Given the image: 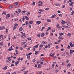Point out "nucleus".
Instances as JSON below:
<instances>
[{"mask_svg":"<svg viewBox=\"0 0 74 74\" xmlns=\"http://www.w3.org/2000/svg\"><path fill=\"white\" fill-rule=\"evenodd\" d=\"M39 11H40V12H43V11H44V10H39Z\"/></svg>","mask_w":74,"mask_h":74,"instance_id":"nucleus-42","label":"nucleus"},{"mask_svg":"<svg viewBox=\"0 0 74 74\" xmlns=\"http://www.w3.org/2000/svg\"><path fill=\"white\" fill-rule=\"evenodd\" d=\"M56 27L57 28H58V29L60 28V26H59V24H57Z\"/></svg>","mask_w":74,"mask_h":74,"instance_id":"nucleus-12","label":"nucleus"},{"mask_svg":"<svg viewBox=\"0 0 74 74\" xmlns=\"http://www.w3.org/2000/svg\"><path fill=\"white\" fill-rule=\"evenodd\" d=\"M45 36V34H44V33H42L41 34V36L42 37H44Z\"/></svg>","mask_w":74,"mask_h":74,"instance_id":"nucleus-14","label":"nucleus"},{"mask_svg":"<svg viewBox=\"0 0 74 74\" xmlns=\"http://www.w3.org/2000/svg\"><path fill=\"white\" fill-rule=\"evenodd\" d=\"M18 62H20L21 61V58H18Z\"/></svg>","mask_w":74,"mask_h":74,"instance_id":"nucleus-39","label":"nucleus"},{"mask_svg":"<svg viewBox=\"0 0 74 74\" xmlns=\"http://www.w3.org/2000/svg\"><path fill=\"white\" fill-rule=\"evenodd\" d=\"M25 19H26V20H29V18H28V17H27V16H25Z\"/></svg>","mask_w":74,"mask_h":74,"instance_id":"nucleus-24","label":"nucleus"},{"mask_svg":"<svg viewBox=\"0 0 74 74\" xmlns=\"http://www.w3.org/2000/svg\"><path fill=\"white\" fill-rule=\"evenodd\" d=\"M3 70H5L7 69V66H5L2 69Z\"/></svg>","mask_w":74,"mask_h":74,"instance_id":"nucleus-11","label":"nucleus"},{"mask_svg":"<svg viewBox=\"0 0 74 74\" xmlns=\"http://www.w3.org/2000/svg\"><path fill=\"white\" fill-rule=\"evenodd\" d=\"M32 62H36V60L35 59L32 60Z\"/></svg>","mask_w":74,"mask_h":74,"instance_id":"nucleus-64","label":"nucleus"},{"mask_svg":"<svg viewBox=\"0 0 74 74\" xmlns=\"http://www.w3.org/2000/svg\"><path fill=\"white\" fill-rule=\"evenodd\" d=\"M18 11L19 12H21V11L20 9H18Z\"/></svg>","mask_w":74,"mask_h":74,"instance_id":"nucleus-56","label":"nucleus"},{"mask_svg":"<svg viewBox=\"0 0 74 74\" xmlns=\"http://www.w3.org/2000/svg\"><path fill=\"white\" fill-rule=\"evenodd\" d=\"M20 49H21V50H23V48L22 47H20Z\"/></svg>","mask_w":74,"mask_h":74,"instance_id":"nucleus-55","label":"nucleus"},{"mask_svg":"<svg viewBox=\"0 0 74 74\" xmlns=\"http://www.w3.org/2000/svg\"><path fill=\"white\" fill-rule=\"evenodd\" d=\"M6 16V19H8V18L10 17V14H7Z\"/></svg>","mask_w":74,"mask_h":74,"instance_id":"nucleus-2","label":"nucleus"},{"mask_svg":"<svg viewBox=\"0 0 74 74\" xmlns=\"http://www.w3.org/2000/svg\"><path fill=\"white\" fill-rule=\"evenodd\" d=\"M45 9L46 11H48V10H49V8H45Z\"/></svg>","mask_w":74,"mask_h":74,"instance_id":"nucleus-25","label":"nucleus"},{"mask_svg":"<svg viewBox=\"0 0 74 74\" xmlns=\"http://www.w3.org/2000/svg\"><path fill=\"white\" fill-rule=\"evenodd\" d=\"M74 2H71L69 4V5L70 6H71L72 7H73V5L74 4Z\"/></svg>","mask_w":74,"mask_h":74,"instance_id":"nucleus-1","label":"nucleus"},{"mask_svg":"<svg viewBox=\"0 0 74 74\" xmlns=\"http://www.w3.org/2000/svg\"><path fill=\"white\" fill-rule=\"evenodd\" d=\"M25 23L26 24L27 26H28V24H29V22L28 21H26L25 22Z\"/></svg>","mask_w":74,"mask_h":74,"instance_id":"nucleus-26","label":"nucleus"},{"mask_svg":"<svg viewBox=\"0 0 74 74\" xmlns=\"http://www.w3.org/2000/svg\"><path fill=\"white\" fill-rule=\"evenodd\" d=\"M0 45H1V46H3V43L2 42H1L0 43Z\"/></svg>","mask_w":74,"mask_h":74,"instance_id":"nucleus-30","label":"nucleus"},{"mask_svg":"<svg viewBox=\"0 0 74 74\" xmlns=\"http://www.w3.org/2000/svg\"><path fill=\"white\" fill-rule=\"evenodd\" d=\"M24 72L25 73H28L29 72V71H24Z\"/></svg>","mask_w":74,"mask_h":74,"instance_id":"nucleus-63","label":"nucleus"},{"mask_svg":"<svg viewBox=\"0 0 74 74\" xmlns=\"http://www.w3.org/2000/svg\"><path fill=\"white\" fill-rule=\"evenodd\" d=\"M32 3H33V5H35V4H36V2H34V1H33Z\"/></svg>","mask_w":74,"mask_h":74,"instance_id":"nucleus-47","label":"nucleus"},{"mask_svg":"<svg viewBox=\"0 0 74 74\" xmlns=\"http://www.w3.org/2000/svg\"><path fill=\"white\" fill-rule=\"evenodd\" d=\"M38 53H39V51H36L35 53V55H37Z\"/></svg>","mask_w":74,"mask_h":74,"instance_id":"nucleus-8","label":"nucleus"},{"mask_svg":"<svg viewBox=\"0 0 74 74\" xmlns=\"http://www.w3.org/2000/svg\"><path fill=\"white\" fill-rule=\"evenodd\" d=\"M26 55L28 59H30V56L29 55H28V54H26Z\"/></svg>","mask_w":74,"mask_h":74,"instance_id":"nucleus-3","label":"nucleus"},{"mask_svg":"<svg viewBox=\"0 0 74 74\" xmlns=\"http://www.w3.org/2000/svg\"><path fill=\"white\" fill-rule=\"evenodd\" d=\"M51 29V27H49L48 29L46 30V32H48V31H49V30H50Z\"/></svg>","mask_w":74,"mask_h":74,"instance_id":"nucleus-16","label":"nucleus"},{"mask_svg":"<svg viewBox=\"0 0 74 74\" xmlns=\"http://www.w3.org/2000/svg\"><path fill=\"white\" fill-rule=\"evenodd\" d=\"M2 29H5V27H4V26H2Z\"/></svg>","mask_w":74,"mask_h":74,"instance_id":"nucleus-61","label":"nucleus"},{"mask_svg":"<svg viewBox=\"0 0 74 74\" xmlns=\"http://www.w3.org/2000/svg\"><path fill=\"white\" fill-rule=\"evenodd\" d=\"M51 21L49 19H47V21L48 22H50Z\"/></svg>","mask_w":74,"mask_h":74,"instance_id":"nucleus-37","label":"nucleus"},{"mask_svg":"<svg viewBox=\"0 0 74 74\" xmlns=\"http://www.w3.org/2000/svg\"><path fill=\"white\" fill-rule=\"evenodd\" d=\"M15 51H16V53L17 55H18V51H17V50H16Z\"/></svg>","mask_w":74,"mask_h":74,"instance_id":"nucleus-41","label":"nucleus"},{"mask_svg":"<svg viewBox=\"0 0 74 74\" xmlns=\"http://www.w3.org/2000/svg\"><path fill=\"white\" fill-rule=\"evenodd\" d=\"M44 29H45V27H42V30H43Z\"/></svg>","mask_w":74,"mask_h":74,"instance_id":"nucleus-57","label":"nucleus"},{"mask_svg":"<svg viewBox=\"0 0 74 74\" xmlns=\"http://www.w3.org/2000/svg\"><path fill=\"white\" fill-rule=\"evenodd\" d=\"M53 58L54 59H57V57H56V56H54Z\"/></svg>","mask_w":74,"mask_h":74,"instance_id":"nucleus-54","label":"nucleus"},{"mask_svg":"<svg viewBox=\"0 0 74 74\" xmlns=\"http://www.w3.org/2000/svg\"><path fill=\"white\" fill-rule=\"evenodd\" d=\"M73 52H74V50H73L70 49V53L71 54L73 53Z\"/></svg>","mask_w":74,"mask_h":74,"instance_id":"nucleus-6","label":"nucleus"},{"mask_svg":"<svg viewBox=\"0 0 74 74\" xmlns=\"http://www.w3.org/2000/svg\"><path fill=\"white\" fill-rule=\"evenodd\" d=\"M27 39L29 40H32V38H28Z\"/></svg>","mask_w":74,"mask_h":74,"instance_id":"nucleus-32","label":"nucleus"},{"mask_svg":"<svg viewBox=\"0 0 74 74\" xmlns=\"http://www.w3.org/2000/svg\"><path fill=\"white\" fill-rule=\"evenodd\" d=\"M40 59V60H42V61H44V58H41Z\"/></svg>","mask_w":74,"mask_h":74,"instance_id":"nucleus-45","label":"nucleus"},{"mask_svg":"<svg viewBox=\"0 0 74 74\" xmlns=\"http://www.w3.org/2000/svg\"><path fill=\"white\" fill-rule=\"evenodd\" d=\"M26 44V42H23L21 43V45H25Z\"/></svg>","mask_w":74,"mask_h":74,"instance_id":"nucleus-17","label":"nucleus"},{"mask_svg":"<svg viewBox=\"0 0 74 74\" xmlns=\"http://www.w3.org/2000/svg\"><path fill=\"white\" fill-rule=\"evenodd\" d=\"M38 66L37 67L38 68H39V67H40V68H41V65H40V64H38Z\"/></svg>","mask_w":74,"mask_h":74,"instance_id":"nucleus-15","label":"nucleus"},{"mask_svg":"<svg viewBox=\"0 0 74 74\" xmlns=\"http://www.w3.org/2000/svg\"><path fill=\"white\" fill-rule=\"evenodd\" d=\"M21 38H23V36L22 35H21Z\"/></svg>","mask_w":74,"mask_h":74,"instance_id":"nucleus-52","label":"nucleus"},{"mask_svg":"<svg viewBox=\"0 0 74 74\" xmlns=\"http://www.w3.org/2000/svg\"><path fill=\"white\" fill-rule=\"evenodd\" d=\"M59 70H58V69H57V70H55V73H58V72H59Z\"/></svg>","mask_w":74,"mask_h":74,"instance_id":"nucleus-34","label":"nucleus"},{"mask_svg":"<svg viewBox=\"0 0 74 74\" xmlns=\"http://www.w3.org/2000/svg\"><path fill=\"white\" fill-rule=\"evenodd\" d=\"M38 6H42V4H38Z\"/></svg>","mask_w":74,"mask_h":74,"instance_id":"nucleus-50","label":"nucleus"},{"mask_svg":"<svg viewBox=\"0 0 74 74\" xmlns=\"http://www.w3.org/2000/svg\"><path fill=\"white\" fill-rule=\"evenodd\" d=\"M58 15L60 16H61V17L62 16V14H59Z\"/></svg>","mask_w":74,"mask_h":74,"instance_id":"nucleus-44","label":"nucleus"},{"mask_svg":"<svg viewBox=\"0 0 74 74\" xmlns=\"http://www.w3.org/2000/svg\"><path fill=\"white\" fill-rule=\"evenodd\" d=\"M53 63V64H52V66H54L55 65V64H56V62H54Z\"/></svg>","mask_w":74,"mask_h":74,"instance_id":"nucleus-28","label":"nucleus"},{"mask_svg":"<svg viewBox=\"0 0 74 74\" xmlns=\"http://www.w3.org/2000/svg\"><path fill=\"white\" fill-rule=\"evenodd\" d=\"M47 47L48 48H50V44H48L47 45Z\"/></svg>","mask_w":74,"mask_h":74,"instance_id":"nucleus-40","label":"nucleus"},{"mask_svg":"<svg viewBox=\"0 0 74 74\" xmlns=\"http://www.w3.org/2000/svg\"><path fill=\"white\" fill-rule=\"evenodd\" d=\"M38 45H39L38 44L37 45L35 46H34V48H38Z\"/></svg>","mask_w":74,"mask_h":74,"instance_id":"nucleus-19","label":"nucleus"},{"mask_svg":"<svg viewBox=\"0 0 74 74\" xmlns=\"http://www.w3.org/2000/svg\"><path fill=\"white\" fill-rule=\"evenodd\" d=\"M30 12H27V15L28 16L30 15Z\"/></svg>","mask_w":74,"mask_h":74,"instance_id":"nucleus-9","label":"nucleus"},{"mask_svg":"<svg viewBox=\"0 0 74 74\" xmlns=\"http://www.w3.org/2000/svg\"><path fill=\"white\" fill-rule=\"evenodd\" d=\"M55 16H56V15H55V14H54L52 16L51 18H54Z\"/></svg>","mask_w":74,"mask_h":74,"instance_id":"nucleus-18","label":"nucleus"},{"mask_svg":"<svg viewBox=\"0 0 74 74\" xmlns=\"http://www.w3.org/2000/svg\"><path fill=\"white\" fill-rule=\"evenodd\" d=\"M68 36H71V34H70V33H68Z\"/></svg>","mask_w":74,"mask_h":74,"instance_id":"nucleus-43","label":"nucleus"},{"mask_svg":"<svg viewBox=\"0 0 74 74\" xmlns=\"http://www.w3.org/2000/svg\"><path fill=\"white\" fill-rule=\"evenodd\" d=\"M44 46V45H40V48H42V47H43Z\"/></svg>","mask_w":74,"mask_h":74,"instance_id":"nucleus-35","label":"nucleus"},{"mask_svg":"<svg viewBox=\"0 0 74 74\" xmlns=\"http://www.w3.org/2000/svg\"><path fill=\"white\" fill-rule=\"evenodd\" d=\"M22 20L23 21V22H24V21H25V17H23Z\"/></svg>","mask_w":74,"mask_h":74,"instance_id":"nucleus-46","label":"nucleus"},{"mask_svg":"<svg viewBox=\"0 0 74 74\" xmlns=\"http://www.w3.org/2000/svg\"><path fill=\"white\" fill-rule=\"evenodd\" d=\"M14 26H18V25L17 23H15L14 24Z\"/></svg>","mask_w":74,"mask_h":74,"instance_id":"nucleus-49","label":"nucleus"},{"mask_svg":"<svg viewBox=\"0 0 74 74\" xmlns=\"http://www.w3.org/2000/svg\"><path fill=\"white\" fill-rule=\"evenodd\" d=\"M61 23L62 24V25H64L65 23H66V21H63V20H62V22H61Z\"/></svg>","mask_w":74,"mask_h":74,"instance_id":"nucleus-7","label":"nucleus"},{"mask_svg":"<svg viewBox=\"0 0 74 74\" xmlns=\"http://www.w3.org/2000/svg\"><path fill=\"white\" fill-rule=\"evenodd\" d=\"M71 66V64L70 63L68 65H66L67 67H68V66H69V67H70Z\"/></svg>","mask_w":74,"mask_h":74,"instance_id":"nucleus-21","label":"nucleus"},{"mask_svg":"<svg viewBox=\"0 0 74 74\" xmlns=\"http://www.w3.org/2000/svg\"><path fill=\"white\" fill-rule=\"evenodd\" d=\"M65 7V5H64L63 7H62V8H64Z\"/></svg>","mask_w":74,"mask_h":74,"instance_id":"nucleus-59","label":"nucleus"},{"mask_svg":"<svg viewBox=\"0 0 74 74\" xmlns=\"http://www.w3.org/2000/svg\"><path fill=\"white\" fill-rule=\"evenodd\" d=\"M8 51H11V49L9 48V49H8Z\"/></svg>","mask_w":74,"mask_h":74,"instance_id":"nucleus-62","label":"nucleus"},{"mask_svg":"<svg viewBox=\"0 0 74 74\" xmlns=\"http://www.w3.org/2000/svg\"><path fill=\"white\" fill-rule=\"evenodd\" d=\"M74 14V11H72V12H71V15H73Z\"/></svg>","mask_w":74,"mask_h":74,"instance_id":"nucleus-27","label":"nucleus"},{"mask_svg":"<svg viewBox=\"0 0 74 74\" xmlns=\"http://www.w3.org/2000/svg\"><path fill=\"white\" fill-rule=\"evenodd\" d=\"M33 23V21H31L29 22V23H30V24H32Z\"/></svg>","mask_w":74,"mask_h":74,"instance_id":"nucleus-33","label":"nucleus"},{"mask_svg":"<svg viewBox=\"0 0 74 74\" xmlns=\"http://www.w3.org/2000/svg\"><path fill=\"white\" fill-rule=\"evenodd\" d=\"M20 31H22L23 30V28L22 27H20L19 28Z\"/></svg>","mask_w":74,"mask_h":74,"instance_id":"nucleus-23","label":"nucleus"},{"mask_svg":"<svg viewBox=\"0 0 74 74\" xmlns=\"http://www.w3.org/2000/svg\"><path fill=\"white\" fill-rule=\"evenodd\" d=\"M42 73V71H40L39 72V74H41Z\"/></svg>","mask_w":74,"mask_h":74,"instance_id":"nucleus-51","label":"nucleus"},{"mask_svg":"<svg viewBox=\"0 0 74 74\" xmlns=\"http://www.w3.org/2000/svg\"><path fill=\"white\" fill-rule=\"evenodd\" d=\"M59 34L60 36H62V35H63V34H63V33H59Z\"/></svg>","mask_w":74,"mask_h":74,"instance_id":"nucleus-22","label":"nucleus"},{"mask_svg":"<svg viewBox=\"0 0 74 74\" xmlns=\"http://www.w3.org/2000/svg\"><path fill=\"white\" fill-rule=\"evenodd\" d=\"M11 16H12V17H14V14L11 13Z\"/></svg>","mask_w":74,"mask_h":74,"instance_id":"nucleus-48","label":"nucleus"},{"mask_svg":"<svg viewBox=\"0 0 74 74\" xmlns=\"http://www.w3.org/2000/svg\"><path fill=\"white\" fill-rule=\"evenodd\" d=\"M41 23V21H36V23L38 25H39Z\"/></svg>","mask_w":74,"mask_h":74,"instance_id":"nucleus-5","label":"nucleus"},{"mask_svg":"<svg viewBox=\"0 0 74 74\" xmlns=\"http://www.w3.org/2000/svg\"><path fill=\"white\" fill-rule=\"evenodd\" d=\"M37 36L39 38L40 37V34H37Z\"/></svg>","mask_w":74,"mask_h":74,"instance_id":"nucleus-36","label":"nucleus"},{"mask_svg":"<svg viewBox=\"0 0 74 74\" xmlns=\"http://www.w3.org/2000/svg\"><path fill=\"white\" fill-rule=\"evenodd\" d=\"M19 61H17L15 62V65H17V64H19Z\"/></svg>","mask_w":74,"mask_h":74,"instance_id":"nucleus-13","label":"nucleus"},{"mask_svg":"<svg viewBox=\"0 0 74 74\" xmlns=\"http://www.w3.org/2000/svg\"><path fill=\"white\" fill-rule=\"evenodd\" d=\"M18 4H19L18 3L15 2V3L14 5H16H16H17V7H19V5H18Z\"/></svg>","mask_w":74,"mask_h":74,"instance_id":"nucleus-4","label":"nucleus"},{"mask_svg":"<svg viewBox=\"0 0 74 74\" xmlns=\"http://www.w3.org/2000/svg\"><path fill=\"white\" fill-rule=\"evenodd\" d=\"M69 44H70V46L71 47H73V44L71 42H70Z\"/></svg>","mask_w":74,"mask_h":74,"instance_id":"nucleus-10","label":"nucleus"},{"mask_svg":"<svg viewBox=\"0 0 74 74\" xmlns=\"http://www.w3.org/2000/svg\"><path fill=\"white\" fill-rule=\"evenodd\" d=\"M68 49H70V45H69V46H68Z\"/></svg>","mask_w":74,"mask_h":74,"instance_id":"nucleus-58","label":"nucleus"},{"mask_svg":"<svg viewBox=\"0 0 74 74\" xmlns=\"http://www.w3.org/2000/svg\"><path fill=\"white\" fill-rule=\"evenodd\" d=\"M13 7L14 6L13 5H11L10 7H9V8H13Z\"/></svg>","mask_w":74,"mask_h":74,"instance_id":"nucleus-38","label":"nucleus"},{"mask_svg":"<svg viewBox=\"0 0 74 74\" xmlns=\"http://www.w3.org/2000/svg\"><path fill=\"white\" fill-rule=\"evenodd\" d=\"M42 43H43V44H45V42L44 41H43L42 42Z\"/></svg>","mask_w":74,"mask_h":74,"instance_id":"nucleus-60","label":"nucleus"},{"mask_svg":"<svg viewBox=\"0 0 74 74\" xmlns=\"http://www.w3.org/2000/svg\"><path fill=\"white\" fill-rule=\"evenodd\" d=\"M59 39H61V40H63V38L62 37H61V36H59L58 37Z\"/></svg>","mask_w":74,"mask_h":74,"instance_id":"nucleus-31","label":"nucleus"},{"mask_svg":"<svg viewBox=\"0 0 74 74\" xmlns=\"http://www.w3.org/2000/svg\"><path fill=\"white\" fill-rule=\"evenodd\" d=\"M66 23H67V25H68V26H70V23L67 22Z\"/></svg>","mask_w":74,"mask_h":74,"instance_id":"nucleus-29","label":"nucleus"},{"mask_svg":"<svg viewBox=\"0 0 74 74\" xmlns=\"http://www.w3.org/2000/svg\"><path fill=\"white\" fill-rule=\"evenodd\" d=\"M20 35H21L20 34H18L17 35V36H18V37H19V36H20Z\"/></svg>","mask_w":74,"mask_h":74,"instance_id":"nucleus-53","label":"nucleus"},{"mask_svg":"<svg viewBox=\"0 0 74 74\" xmlns=\"http://www.w3.org/2000/svg\"><path fill=\"white\" fill-rule=\"evenodd\" d=\"M38 3H39V4H43L44 3H43V2H42L41 1H40L39 2H38Z\"/></svg>","mask_w":74,"mask_h":74,"instance_id":"nucleus-20","label":"nucleus"}]
</instances>
